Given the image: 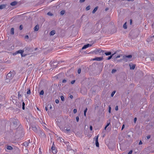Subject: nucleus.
Masks as SVG:
<instances>
[{"mask_svg": "<svg viewBox=\"0 0 154 154\" xmlns=\"http://www.w3.org/2000/svg\"><path fill=\"white\" fill-rule=\"evenodd\" d=\"M14 29L13 28H11V34L12 35H13L14 33Z\"/></svg>", "mask_w": 154, "mask_h": 154, "instance_id": "obj_15", "label": "nucleus"}, {"mask_svg": "<svg viewBox=\"0 0 154 154\" xmlns=\"http://www.w3.org/2000/svg\"><path fill=\"white\" fill-rule=\"evenodd\" d=\"M132 20H130V25H131L132 24Z\"/></svg>", "mask_w": 154, "mask_h": 154, "instance_id": "obj_52", "label": "nucleus"}, {"mask_svg": "<svg viewBox=\"0 0 154 154\" xmlns=\"http://www.w3.org/2000/svg\"><path fill=\"white\" fill-rule=\"evenodd\" d=\"M66 82V80L65 79H63L62 81V82L63 83H65Z\"/></svg>", "mask_w": 154, "mask_h": 154, "instance_id": "obj_43", "label": "nucleus"}, {"mask_svg": "<svg viewBox=\"0 0 154 154\" xmlns=\"http://www.w3.org/2000/svg\"><path fill=\"white\" fill-rule=\"evenodd\" d=\"M142 144V142L141 141H140L139 143V145H141Z\"/></svg>", "mask_w": 154, "mask_h": 154, "instance_id": "obj_51", "label": "nucleus"}, {"mask_svg": "<svg viewBox=\"0 0 154 154\" xmlns=\"http://www.w3.org/2000/svg\"><path fill=\"white\" fill-rule=\"evenodd\" d=\"M48 107L47 106V107H45V110H46V111H47L48 110V108H47Z\"/></svg>", "mask_w": 154, "mask_h": 154, "instance_id": "obj_53", "label": "nucleus"}, {"mask_svg": "<svg viewBox=\"0 0 154 154\" xmlns=\"http://www.w3.org/2000/svg\"><path fill=\"white\" fill-rule=\"evenodd\" d=\"M85 0H80V2H83L85 1Z\"/></svg>", "mask_w": 154, "mask_h": 154, "instance_id": "obj_50", "label": "nucleus"}, {"mask_svg": "<svg viewBox=\"0 0 154 154\" xmlns=\"http://www.w3.org/2000/svg\"><path fill=\"white\" fill-rule=\"evenodd\" d=\"M76 119L77 122H78L79 121V117H78V116L76 117Z\"/></svg>", "mask_w": 154, "mask_h": 154, "instance_id": "obj_39", "label": "nucleus"}, {"mask_svg": "<svg viewBox=\"0 0 154 154\" xmlns=\"http://www.w3.org/2000/svg\"><path fill=\"white\" fill-rule=\"evenodd\" d=\"M103 59V57H97L95 58H94L93 59V60H97L98 61H100L102 60Z\"/></svg>", "mask_w": 154, "mask_h": 154, "instance_id": "obj_4", "label": "nucleus"}, {"mask_svg": "<svg viewBox=\"0 0 154 154\" xmlns=\"http://www.w3.org/2000/svg\"><path fill=\"white\" fill-rule=\"evenodd\" d=\"M115 93H116V91H114L112 93V94H111V96L112 97H113V96H114V95L115 94Z\"/></svg>", "mask_w": 154, "mask_h": 154, "instance_id": "obj_25", "label": "nucleus"}, {"mask_svg": "<svg viewBox=\"0 0 154 154\" xmlns=\"http://www.w3.org/2000/svg\"><path fill=\"white\" fill-rule=\"evenodd\" d=\"M36 129V128H34V129H33V131H35V130Z\"/></svg>", "mask_w": 154, "mask_h": 154, "instance_id": "obj_61", "label": "nucleus"}, {"mask_svg": "<svg viewBox=\"0 0 154 154\" xmlns=\"http://www.w3.org/2000/svg\"><path fill=\"white\" fill-rule=\"evenodd\" d=\"M98 7H96L94 10L93 11L92 13H95V12L97 11V9H98Z\"/></svg>", "mask_w": 154, "mask_h": 154, "instance_id": "obj_13", "label": "nucleus"}, {"mask_svg": "<svg viewBox=\"0 0 154 154\" xmlns=\"http://www.w3.org/2000/svg\"><path fill=\"white\" fill-rule=\"evenodd\" d=\"M84 115L85 116H86V113H84Z\"/></svg>", "mask_w": 154, "mask_h": 154, "instance_id": "obj_60", "label": "nucleus"}, {"mask_svg": "<svg viewBox=\"0 0 154 154\" xmlns=\"http://www.w3.org/2000/svg\"><path fill=\"white\" fill-rule=\"evenodd\" d=\"M112 55L110 56L107 59V60H110V59H111V58L112 57Z\"/></svg>", "mask_w": 154, "mask_h": 154, "instance_id": "obj_34", "label": "nucleus"}, {"mask_svg": "<svg viewBox=\"0 0 154 154\" xmlns=\"http://www.w3.org/2000/svg\"><path fill=\"white\" fill-rule=\"evenodd\" d=\"M23 105V106H25V103H24V102H23V105Z\"/></svg>", "mask_w": 154, "mask_h": 154, "instance_id": "obj_58", "label": "nucleus"}, {"mask_svg": "<svg viewBox=\"0 0 154 154\" xmlns=\"http://www.w3.org/2000/svg\"><path fill=\"white\" fill-rule=\"evenodd\" d=\"M24 51L23 50H20L17 51V53L18 54H20L22 57L23 56V54L24 52Z\"/></svg>", "mask_w": 154, "mask_h": 154, "instance_id": "obj_6", "label": "nucleus"}, {"mask_svg": "<svg viewBox=\"0 0 154 154\" xmlns=\"http://www.w3.org/2000/svg\"><path fill=\"white\" fill-rule=\"evenodd\" d=\"M118 109V106H117L116 107H115V110H116V111H117Z\"/></svg>", "mask_w": 154, "mask_h": 154, "instance_id": "obj_41", "label": "nucleus"}, {"mask_svg": "<svg viewBox=\"0 0 154 154\" xmlns=\"http://www.w3.org/2000/svg\"><path fill=\"white\" fill-rule=\"evenodd\" d=\"M150 137V135H149L147 136V139H149Z\"/></svg>", "mask_w": 154, "mask_h": 154, "instance_id": "obj_45", "label": "nucleus"}, {"mask_svg": "<svg viewBox=\"0 0 154 154\" xmlns=\"http://www.w3.org/2000/svg\"><path fill=\"white\" fill-rule=\"evenodd\" d=\"M30 143V140H29L27 141H25L23 143V145L24 146H27L29 143Z\"/></svg>", "mask_w": 154, "mask_h": 154, "instance_id": "obj_5", "label": "nucleus"}, {"mask_svg": "<svg viewBox=\"0 0 154 154\" xmlns=\"http://www.w3.org/2000/svg\"><path fill=\"white\" fill-rule=\"evenodd\" d=\"M90 9V7L89 6H88L86 8V10L88 11Z\"/></svg>", "mask_w": 154, "mask_h": 154, "instance_id": "obj_30", "label": "nucleus"}, {"mask_svg": "<svg viewBox=\"0 0 154 154\" xmlns=\"http://www.w3.org/2000/svg\"><path fill=\"white\" fill-rule=\"evenodd\" d=\"M57 140L59 141L60 142H61L62 141V140H63V139H62L61 137H58L57 138Z\"/></svg>", "mask_w": 154, "mask_h": 154, "instance_id": "obj_12", "label": "nucleus"}, {"mask_svg": "<svg viewBox=\"0 0 154 154\" xmlns=\"http://www.w3.org/2000/svg\"><path fill=\"white\" fill-rule=\"evenodd\" d=\"M60 98H61V100L62 101H63L64 100V97L63 96H61Z\"/></svg>", "mask_w": 154, "mask_h": 154, "instance_id": "obj_22", "label": "nucleus"}, {"mask_svg": "<svg viewBox=\"0 0 154 154\" xmlns=\"http://www.w3.org/2000/svg\"><path fill=\"white\" fill-rule=\"evenodd\" d=\"M23 26L22 25H20V30H21L22 29H23Z\"/></svg>", "mask_w": 154, "mask_h": 154, "instance_id": "obj_33", "label": "nucleus"}, {"mask_svg": "<svg viewBox=\"0 0 154 154\" xmlns=\"http://www.w3.org/2000/svg\"><path fill=\"white\" fill-rule=\"evenodd\" d=\"M90 129L91 131H92V126L91 125L90 126Z\"/></svg>", "mask_w": 154, "mask_h": 154, "instance_id": "obj_46", "label": "nucleus"}, {"mask_svg": "<svg viewBox=\"0 0 154 154\" xmlns=\"http://www.w3.org/2000/svg\"><path fill=\"white\" fill-rule=\"evenodd\" d=\"M130 68L131 69H134L135 68V65L133 64L131 66L130 65Z\"/></svg>", "mask_w": 154, "mask_h": 154, "instance_id": "obj_14", "label": "nucleus"}, {"mask_svg": "<svg viewBox=\"0 0 154 154\" xmlns=\"http://www.w3.org/2000/svg\"><path fill=\"white\" fill-rule=\"evenodd\" d=\"M75 82V80H72L71 82V83L72 84H73Z\"/></svg>", "mask_w": 154, "mask_h": 154, "instance_id": "obj_37", "label": "nucleus"}, {"mask_svg": "<svg viewBox=\"0 0 154 154\" xmlns=\"http://www.w3.org/2000/svg\"><path fill=\"white\" fill-rule=\"evenodd\" d=\"M39 29V27L38 25L35 26L34 28V30L35 31H37Z\"/></svg>", "mask_w": 154, "mask_h": 154, "instance_id": "obj_8", "label": "nucleus"}, {"mask_svg": "<svg viewBox=\"0 0 154 154\" xmlns=\"http://www.w3.org/2000/svg\"><path fill=\"white\" fill-rule=\"evenodd\" d=\"M47 107L48 108L49 107L50 109H52V106L51 105H47Z\"/></svg>", "mask_w": 154, "mask_h": 154, "instance_id": "obj_23", "label": "nucleus"}, {"mask_svg": "<svg viewBox=\"0 0 154 154\" xmlns=\"http://www.w3.org/2000/svg\"><path fill=\"white\" fill-rule=\"evenodd\" d=\"M7 148L8 149L11 150L13 148L11 146H8L7 147Z\"/></svg>", "mask_w": 154, "mask_h": 154, "instance_id": "obj_16", "label": "nucleus"}, {"mask_svg": "<svg viewBox=\"0 0 154 154\" xmlns=\"http://www.w3.org/2000/svg\"><path fill=\"white\" fill-rule=\"evenodd\" d=\"M132 150H131L128 152V154H132Z\"/></svg>", "mask_w": 154, "mask_h": 154, "instance_id": "obj_40", "label": "nucleus"}, {"mask_svg": "<svg viewBox=\"0 0 154 154\" xmlns=\"http://www.w3.org/2000/svg\"><path fill=\"white\" fill-rule=\"evenodd\" d=\"M55 102L56 103H58L59 102V101L58 99H56L55 100Z\"/></svg>", "mask_w": 154, "mask_h": 154, "instance_id": "obj_35", "label": "nucleus"}, {"mask_svg": "<svg viewBox=\"0 0 154 154\" xmlns=\"http://www.w3.org/2000/svg\"><path fill=\"white\" fill-rule=\"evenodd\" d=\"M77 110L76 109H74L73 110V112L74 113H75L77 112Z\"/></svg>", "mask_w": 154, "mask_h": 154, "instance_id": "obj_38", "label": "nucleus"}, {"mask_svg": "<svg viewBox=\"0 0 154 154\" xmlns=\"http://www.w3.org/2000/svg\"><path fill=\"white\" fill-rule=\"evenodd\" d=\"M18 98H20V97H21V94H20V92H18Z\"/></svg>", "mask_w": 154, "mask_h": 154, "instance_id": "obj_28", "label": "nucleus"}, {"mask_svg": "<svg viewBox=\"0 0 154 154\" xmlns=\"http://www.w3.org/2000/svg\"><path fill=\"white\" fill-rule=\"evenodd\" d=\"M108 8H106L105 9V10L106 11H107V10H108Z\"/></svg>", "mask_w": 154, "mask_h": 154, "instance_id": "obj_59", "label": "nucleus"}, {"mask_svg": "<svg viewBox=\"0 0 154 154\" xmlns=\"http://www.w3.org/2000/svg\"><path fill=\"white\" fill-rule=\"evenodd\" d=\"M81 72V69L80 68H79L78 69V72L79 74H80Z\"/></svg>", "mask_w": 154, "mask_h": 154, "instance_id": "obj_32", "label": "nucleus"}, {"mask_svg": "<svg viewBox=\"0 0 154 154\" xmlns=\"http://www.w3.org/2000/svg\"><path fill=\"white\" fill-rule=\"evenodd\" d=\"M98 135L96 136H95V144L96 146L97 147H99V143L98 142Z\"/></svg>", "mask_w": 154, "mask_h": 154, "instance_id": "obj_3", "label": "nucleus"}, {"mask_svg": "<svg viewBox=\"0 0 154 154\" xmlns=\"http://www.w3.org/2000/svg\"><path fill=\"white\" fill-rule=\"evenodd\" d=\"M14 76V75L12 73V72L11 71L9 72L6 75V78H9V79H12Z\"/></svg>", "mask_w": 154, "mask_h": 154, "instance_id": "obj_1", "label": "nucleus"}, {"mask_svg": "<svg viewBox=\"0 0 154 154\" xmlns=\"http://www.w3.org/2000/svg\"><path fill=\"white\" fill-rule=\"evenodd\" d=\"M17 4V2L16 1L13 2L11 3L10 5L12 6L15 5Z\"/></svg>", "mask_w": 154, "mask_h": 154, "instance_id": "obj_10", "label": "nucleus"}, {"mask_svg": "<svg viewBox=\"0 0 154 154\" xmlns=\"http://www.w3.org/2000/svg\"><path fill=\"white\" fill-rule=\"evenodd\" d=\"M69 97L71 99H72L73 97V96L72 95H70Z\"/></svg>", "mask_w": 154, "mask_h": 154, "instance_id": "obj_55", "label": "nucleus"}, {"mask_svg": "<svg viewBox=\"0 0 154 154\" xmlns=\"http://www.w3.org/2000/svg\"><path fill=\"white\" fill-rule=\"evenodd\" d=\"M5 7V6L4 5H0V9H2Z\"/></svg>", "mask_w": 154, "mask_h": 154, "instance_id": "obj_18", "label": "nucleus"}, {"mask_svg": "<svg viewBox=\"0 0 154 154\" xmlns=\"http://www.w3.org/2000/svg\"><path fill=\"white\" fill-rule=\"evenodd\" d=\"M116 71V70L115 69H113L112 71V73H114Z\"/></svg>", "mask_w": 154, "mask_h": 154, "instance_id": "obj_31", "label": "nucleus"}, {"mask_svg": "<svg viewBox=\"0 0 154 154\" xmlns=\"http://www.w3.org/2000/svg\"><path fill=\"white\" fill-rule=\"evenodd\" d=\"M87 111V108H86L85 110L84 111V113H86V112Z\"/></svg>", "mask_w": 154, "mask_h": 154, "instance_id": "obj_44", "label": "nucleus"}, {"mask_svg": "<svg viewBox=\"0 0 154 154\" xmlns=\"http://www.w3.org/2000/svg\"><path fill=\"white\" fill-rule=\"evenodd\" d=\"M25 38H27V39H28V38H29V36L28 35H26L25 36Z\"/></svg>", "mask_w": 154, "mask_h": 154, "instance_id": "obj_42", "label": "nucleus"}, {"mask_svg": "<svg viewBox=\"0 0 154 154\" xmlns=\"http://www.w3.org/2000/svg\"><path fill=\"white\" fill-rule=\"evenodd\" d=\"M91 46V45H89V44H87L86 45H84L82 48V49H86L89 47H90Z\"/></svg>", "mask_w": 154, "mask_h": 154, "instance_id": "obj_7", "label": "nucleus"}, {"mask_svg": "<svg viewBox=\"0 0 154 154\" xmlns=\"http://www.w3.org/2000/svg\"><path fill=\"white\" fill-rule=\"evenodd\" d=\"M120 55H118L116 57V58H119L120 57Z\"/></svg>", "mask_w": 154, "mask_h": 154, "instance_id": "obj_56", "label": "nucleus"}, {"mask_svg": "<svg viewBox=\"0 0 154 154\" xmlns=\"http://www.w3.org/2000/svg\"><path fill=\"white\" fill-rule=\"evenodd\" d=\"M153 37H154V35Z\"/></svg>", "mask_w": 154, "mask_h": 154, "instance_id": "obj_62", "label": "nucleus"}, {"mask_svg": "<svg viewBox=\"0 0 154 154\" xmlns=\"http://www.w3.org/2000/svg\"><path fill=\"white\" fill-rule=\"evenodd\" d=\"M111 112V107L110 106L109 107V113H110Z\"/></svg>", "mask_w": 154, "mask_h": 154, "instance_id": "obj_36", "label": "nucleus"}, {"mask_svg": "<svg viewBox=\"0 0 154 154\" xmlns=\"http://www.w3.org/2000/svg\"><path fill=\"white\" fill-rule=\"evenodd\" d=\"M51 149L53 153L54 154H56L57 152V150L56 148V147L54 146V143H53Z\"/></svg>", "mask_w": 154, "mask_h": 154, "instance_id": "obj_2", "label": "nucleus"}, {"mask_svg": "<svg viewBox=\"0 0 154 154\" xmlns=\"http://www.w3.org/2000/svg\"><path fill=\"white\" fill-rule=\"evenodd\" d=\"M47 14L50 16H51L53 15V14L50 12H48L47 13Z\"/></svg>", "mask_w": 154, "mask_h": 154, "instance_id": "obj_27", "label": "nucleus"}, {"mask_svg": "<svg viewBox=\"0 0 154 154\" xmlns=\"http://www.w3.org/2000/svg\"><path fill=\"white\" fill-rule=\"evenodd\" d=\"M22 109H24L25 107H24V106H22Z\"/></svg>", "mask_w": 154, "mask_h": 154, "instance_id": "obj_57", "label": "nucleus"}, {"mask_svg": "<svg viewBox=\"0 0 154 154\" xmlns=\"http://www.w3.org/2000/svg\"><path fill=\"white\" fill-rule=\"evenodd\" d=\"M105 54L106 55L108 56L110 55L111 54V52H105Z\"/></svg>", "mask_w": 154, "mask_h": 154, "instance_id": "obj_17", "label": "nucleus"}, {"mask_svg": "<svg viewBox=\"0 0 154 154\" xmlns=\"http://www.w3.org/2000/svg\"><path fill=\"white\" fill-rule=\"evenodd\" d=\"M18 54V53H17V51H16V52H15V53H14L13 54L14 55H16L17 54Z\"/></svg>", "mask_w": 154, "mask_h": 154, "instance_id": "obj_49", "label": "nucleus"}, {"mask_svg": "<svg viewBox=\"0 0 154 154\" xmlns=\"http://www.w3.org/2000/svg\"><path fill=\"white\" fill-rule=\"evenodd\" d=\"M110 124V123H108L105 126V128H104V129L105 130H106V128Z\"/></svg>", "mask_w": 154, "mask_h": 154, "instance_id": "obj_26", "label": "nucleus"}, {"mask_svg": "<svg viewBox=\"0 0 154 154\" xmlns=\"http://www.w3.org/2000/svg\"><path fill=\"white\" fill-rule=\"evenodd\" d=\"M65 12V11L64 10H62L60 11V14L61 15H63L64 14Z\"/></svg>", "mask_w": 154, "mask_h": 154, "instance_id": "obj_19", "label": "nucleus"}, {"mask_svg": "<svg viewBox=\"0 0 154 154\" xmlns=\"http://www.w3.org/2000/svg\"><path fill=\"white\" fill-rule=\"evenodd\" d=\"M125 128V125H123L122 126V130H123V129Z\"/></svg>", "mask_w": 154, "mask_h": 154, "instance_id": "obj_48", "label": "nucleus"}, {"mask_svg": "<svg viewBox=\"0 0 154 154\" xmlns=\"http://www.w3.org/2000/svg\"><path fill=\"white\" fill-rule=\"evenodd\" d=\"M31 93L30 90L29 88L28 91H27V94H30Z\"/></svg>", "mask_w": 154, "mask_h": 154, "instance_id": "obj_24", "label": "nucleus"}, {"mask_svg": "<svg viewBox=\"0 0 154 154\" xmlns=\"http://www.w3.org/2000/svg\"><path fill=\"white\" fill-rule=\"evenodd\" d=\"M11 80V79H9V78H6L5 81L6 82L8 83L10 82V81Z\"/></svg>", "mask_w": 154, "mask_h": 154, "instance_id": "obj_9", "label": "nucleus"}, {"mask_svg": "<svg viewBox=\"0 0 154 154\" xmlns=\"http://www.w3.org/2000/svg\"><path fill=\"white\" fill-rule=\"evenodd\" d=\"M55 32L54 30H52L50 32V34L51 35H53L55 34Z\"/></svg>", "mask_w": 154, "mask_h": 154, "instance_id": "obj_11", "label": "nucleus"}, {"mask_svg": "<svg viewBox=\"0 0 154 154\" xmlns=\"http://www.w3.org/2000/svg\"><path fill=\"white\" fill-rule=\"evenodd\" d=\"M44 94V91L43 90H42L40 92L39 94L41 95H43Z\"/></svg>", "mask_w": 154, "mask_h": 154, "instance_id": "obj_21", "label": "nucleus"}, {"mask_svg": "<svg viewBox=\"0 0 154 154\" xmlns=\"http://www.w3.org/2000/svg\"><path fill=\"white\" fill-rule=\"evenodd\" d=\"M136 121H137V118H135L134 119V122L135 123L136 122Z\"/></svg>", "mask_w": 154, "mask_h": 154, "instance_id": "obj_47", "label": "nucleus"}, {"mask_svg": "<svg viewBox=\"0 0 154 154\" xmlns=\"http://www.w3.org/2000/svg\"><path fill=\"white\" fill-rule=\"evenodd\" d=\"M66 130L67 131H70V129H69L68 128H67L66 129Z\"/></svg>", "mask_w": 154, "mask_h": 154, "instance_id": "obj_54", "label": "nucleus"}, {"mask_svg": "<svg viewBox=\"0 0 154 154\" xmlns=\"http://www.w3.org/2000/svg\"><path fill=\"white\" fill-rule=\"evenodd\" d=\"M123 27L125 29H126L127 27L126 25V23L125 22L123 25Z\"/></svg>", "mask_w": 154, "mask_h": 154, "instance_id": "obj_20", "label": "nucleus"}, {"mask_svg": "<svg viewBox=\"0 0 154 154\" xmlns=\"http://www.w3.org/2000/svg\"><path fill=\"white\" fill-rule=\"evenodd\" d=\"M126 57L128 58H130L132 57V55H129L128 56H126Z\"/></svg>", "mask_w": 154, "mask_h": 154, "instance_id": "obj_29", "label": "nucleus"}]
</instances>
